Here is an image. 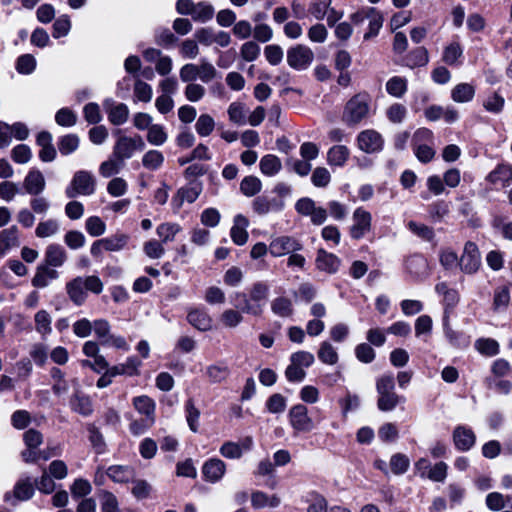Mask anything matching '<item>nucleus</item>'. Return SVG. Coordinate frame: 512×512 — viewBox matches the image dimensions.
I'll list each match as a JSON object with an SVG mask.
<instances>
[{
    "instance_id": "nucleus-1",
    "label": "nucleus",
    "mask_w": 512,
    "mask_h": 512,
    "mask_svg": "<svg viewBox=\"0 0 512 512\" xmlns=\"http://www.w3.org/2000/svg\"><path fill=\"white\" fill-rule=\"evenodd\" d=\"M371 115V96L360 92L352 96L344 105L342 122L347 126H357Z\"/></svg>"
},
{
    "instance_id": "nucleus-2",
    "label": "nucleus",
    "mask_w": 512,
    "mask_h": 512,
    "mask_svg": "<svg viewBox=\"0 0 512 512\" xmlns=\"http://www.w3.org/2000/svg\"><path fill=\"white\" fill-rule=\"evenodd\" d=\"M268 295L269 286L264 282L254 283L249 294L237 293V296L241 297L244 302L242 311L253 316H260L263 313Z\"/></svg>"
},
{
    "instance_id": "nucleus-3",
    "label": "nucleus",
    "mask_w": 512,
    "mask_h": 512,
    "mask_svg": "<svg viewBox=\"0 0 512 512\" xmlns=\"http://www.w3.org/2000/svg\"><path fill=\"white\" fill-rule=\"evenodd\" d=\"M95 189L96 180L93 174L86 170H79L73 175L65 194L68 198H75L78 195L89 196L94 194Z\"/></svg>"
},
{
    "instance_id": "nucleus-4",
    "label": "nucleus",
    "mask_w": 512,
    "mask_h": 512,
    "mask_svg": "<svg viewBox=\"0 0 512 512\" xmlns=\"http://www.w3.org/2000/svg\"><path fill=\"white\" fill-rule=\"evenodd\" d=\"M144 148L145 143L140 135L134 137L121 136L113 147V156L124 163V161L130 159L136 151H142Z\"/></svg>"
},
{
    "instance_id": "nucleus-5",
    "label": "nucleus",
    "mask_w": 512,
    "mask_h": 512,
    "mask_svg": "<svg viewBox=\"0 0 512 512\" xmlns=\"http://www.w3.org/2000/svg\"><path fill=\"white\" fill-rule=\"evenodd\" d=\"M287 63L295 70L303 71L308 69L314 60V53L310 47L297 44L287 50Z\"/></svg>"
},
{
    "instance_id": "nucleus-6",
    "label": "nucleus",
    "mask_w": 512,
    "mask_h": 512,
    "mask_svg": "<svg viewBox=\"0 0 512 512\" xmlns=\"http://www.w3.org/2000/svg\"><path fill=\"white\" fill-rule=\"evenodd\" d=\"M288 418L295 433H308L314 428V422L308 414L307 407L303 404H297L291 407Z\"/></svg>"
},
{
    "instance_id": "nucleus-7",
    "label": "nucleus",
    "mask_w": 512,
    "mask_h": 512,
    "mask_svg": "<svg viewBox=\"0 0 512 512\" xmlns=\"http://www.w3.org/2000/svg\"><path fill=\"white\" fill-rule=\"evenodd\" d=\"M356 144L359 150L367 154H374L382 151L384 147L383 136L374 129H365L358 133Z\"/></svg>"
},
{
    "instance_id": "nucleus-8",
    "label": "nucleus",
    "mask_w": 512,
    "mask_h": 512,
    "mask_svg": "<svg viewBox=\"0 0 512 512\" xmlns=\"http://www.w3.org/2000/svg\"><path fill=\"white\" fill-rule=\"evenodd\" d=\"M352 225L349 234L352 239L359 240L371 231L372 215L363 207H358L352 215Z\"/></svg>"
},
{
    "instance_id": "nucleus-9",
    "label": "nucleus",
    "mask_w": 512,
    "mask_h": 512,
    "mask_svg": "<svg viewBox=\"0 0 512 512\" xmlns=\"http://www.w3.org/2000/svg\"><path fill=\"white\" fill-rule=\"evenodd\" d=\"M295 209L299 214L310 217V221L314 225H322L327 219V210L317 206L315 201L308 197L299 199L295 204Z\"/></svg>"
},
{
    "instance_id": "nucleus-10",
    "label": "nucleus",
    "mask_w": 512,
    "mask_h": 512,
    "mask_svg": "<svg viewBox=\"0 0 512 512\" xmlns=\"http://www.w3.org/2000/svg\"><path fill=\"white\" fill-rule=\"evenodd\" d=\"M481 265V256L478 247L473 242H466L463 253L459 259V267L466 274H474Z\"/></svg>"
},
{
    "instance_id": "nucleus-11",
    "label": "nucleus",
    "mask_w": 512,
    "mask_h": 512,
    "mask_svg": "<svg viewBox=\"0 0 512 512\" xmlns=\"http://www.w3.org/2000/svg\"><path fill=\"white\" fill-rule=\"evenodd\" d=\"M253 445V438L251 436H246L237 442H224L219 449V453L226 459H240L244 453H247L252 449Z\"/></svg>"
},
{
    "instance_id": "nucleus-12",
    "label": "nucleus",
    "mask_w": 512,
    "mask_h": 512,
    "mask_svg": "<svg viewBox=\"0 0 512 512\" xmlns=\"http://www.w3.org/2000/svg\"><path fill=\"white\" fill-rule=\"evenodd\" d=\"M203 190V185L200 181H190L186 186L178 189L176 195L172 198V205L179 209L184 202L193 203L197 200Z\"/></svg>"
},
{
    "instance_id": "nucleus-13",
    "label": "nucleus",
    "mask_w": 512,
    "mask_h": 512,
    "mask_svg": "<svg viewBox=\"0 0 512 512\" xmlns=\"http://www.w3.org/2000/svg\"><path fill=\"white\" fill-rule=\"evenodd\" d=\"M301 249V243L291 236H280L274 238L269 244V251L274 257H281L292 252H297Z\"/></svg>"
},
{
    "instance_id": "nucleus-14",
    "label": "nucleus",
    "mask_w": 512,
    "mask_h": 512,
    "mask_svg": "<svg viewBox=\"0 0 512 512\" xmlns=\"http://www.w3.org/2000/svg\"><path fill=\"white\" fill-rule=\"evenodd\" d=\"M285 207V201L281 198L270 196H258L253 200L252 208L259 215H266L272 212H280Z\"/></svg>"
},
{
    "instance_id": "nucleus-15",
    "label": "nucleus",
    "mask_w": 512,
    "mask_h": 512,
    "mask_svg": "<svg viewBox=\"0 0 512 512\" xmlns=\"http://www.w3.org/2000/svg\"><path fill=\"white\" fill-rule=\"evenodd\" d=\"M452 439L455 448L463 452L469 451L476 443L475 433L471 428L464 425L455 427Z\"/></svg>"
},
{
    "instance_id": "nucleus-16",
    "label": "nucleus",
    "mask_w": 512,
    "mask_h": 512,
    "mask_svg": "<svg viewBox=\"0 0 512 512\" xmlns=\"http://www.w3.org/2000/svg\"><path fill=\"white\" fill-rule=\"evenodd\" d=\"M315 265L322 272L335 274L341 266V260L335 254L321 248L317 251Z\"/></svg>"
},
{
    "instance_id": "nucleus-17",
    "label": "nucleus",
    "mask_w": 512,
    "mask_h": 512,
    "mask_svg": "<svg viewBox=\"0 0 512 512\" xmlns=\"http://www.w3.org/2000/svg\"><path fill=\"white\" fill-rule=\"evenodd\" d=\"M226 472V464L219 458H210L202 467V473L206 481L216 483L222 479Z\"/></svg>"
},
{
    "instance_id": "nucleus-18",
    "label": "nucleus",
    "mask_w": 512,
    "mask_h": 512,
    "mask_svg": "<svg viewBox=\"0 0 512 512\" xmlns=\"http://www.w3.org/2000/svg\"><path fill=\"white\" fill-rule=\"evenodd\" d=\"M23 187L26 193L30 195L41 194L45 187L46 181L41 171L37 169H31L24 178Z\"/></svg>"
},
{
    "instance_id": "nucleus-19",
    "label": "nucleus",
    "mask_w": 512,
    "mask_h": 512,
    "mask_svg": "<svg viewBox=\"0 0 512 512\" xmlns=\"http://www.w3.org/2000/svg\"><path fill=\"white\" fill-rule=\"evenodd\" d=\"M248 226H249V221L244 215L238 214L234 217L233 226L231 227V230H230V236H231L232 241L236 245L242 246L247 242Z\"/></svg>"
},
{
    "instance_id": "nucleus-20",
    "label": "nucleus",
    "mask_w": 512,
    "mask_h": 512,
    "mask_svg": "<svg viewBox=\"0 0 512 512\" xmlns=\"http://www.w3.org/2000/svg\"><path fill=\"white\" fill-rule=\"evenodd\" d=\"M19 230L16 226H11L0 231V258L4 257L12 248L18 247Z\"/></svg>"
},
{
    "instance_id": "nucleus-21",
    "label": "nucleus",
    "mask_w": 512,
    "mask_h": 512,
    "mask_svg": "<svg viewBox=\"0 0 512 512\" xmlns=\"http://www.w3.org/2000/svg\"><path fill=\"white\" fill-rule=\"evenodd\" d=\"M230 375V369L224 362H217L206 366L204 369V376L212 383H222Z\"/></svg>"
},
{
    "instance_id": "nucleus-22",
    "label": "nucleus",
    "mask_w": 512,
    "mask_h": 512,
    "mask_svg": "<svg viewBox=\"0 0 512 512\" xmlns=\"http://www.w3.org/2000/svg\"><path fill=\"white\" fill-rule=\"evenodd\" d=\"M187 321L200 331H209L213 320L205 309H193L187 315Z\"/></svg>"
},
{
    "instance_id": "nucleus-23",
    "label": "nucleus",
    "mask_w": 512,
    "mask_h": 512,
    "mask_svg": "<svg viewBox=\"0 0 512 512\" xmlns=\"http://www.w3.org/2000/svg\"><path fill=\"white\" fill-rule=\"evenodd\" d=\"M67 260L65 249L59 244H50L45 250V265L48 267H61Z\"/></svg>"
},
{
    "instance_id": "nucleus-24",
    "label": "nucleus",
    "mask_w": 512,
    "mask_h": 512,
    "mask_svg": "<svg viewBox=\"0 0 512 512\" xmlns=\"http://www.w3.org/2000/svg\"><path fill=\"white\" fill-rule=\"evenodd\" d=\"M58 276L59 274L56 270L46 265H40L36 268V272L31 283L35 288H45L51 283V281L57 279Z\"/></svg>"
},
{
    "instance_id": "nucleus-25",
    "label": "nucleus",
    "mask_w": 512,
    "mask_h": 512,
    "mask_svg": "<svg viewBox=\"0 0 512 512\" xmlns=\"http://www.w3.org/2000/svg\"><path fill=\"white\" fill-rule=\"evenodd\" d=\"M350 157V150L345 145H334L327 151V163L332 167H343Z\"/></svg>"
},
{
    "instance_id": "nucleus-26",
    "label": "nucleus",
    "mask_w": 512,
    "mask_h": 512,
    "mask_svg": "<svg viewBox=\"0 0 512 512\" xmlns=\"http://www.w3.org/2000/svg\"><path fill=\"white\" fill-rule=\"evenodd\" d=\"M488 181L495 185L506 187L512 181V166L508 164L498 165L487 177Z\"/></svg>"
},
{
    "instance_id": "nucleus-27",
    "label": "nucleus",
    "mask_w": 512,
    "mask_h": 512,
    "mask_svg": "<svg viewBox=\"0 0 512 512\" xmlns=\"http://www.w3.org/2000/svg\"><path fill=\"white\" fill-rule=\"evenodd\" d=\"M463 47L457 41H453L444 47L442 60L450 66L462 64Z\"/></svg>"
},
{
    "instance_id": "nucleus-28",
    "label": "nucleus",
    "mask_w": 512,
    "mask_h": 512,
    "mask_svg": "<svg viewBox=\"0 0 512 512\" xmlns=\"http://www.w3.org/2000/svg\"><path fill=\"white\" fill-rule=\"evenodd\" d=\"M271 311L282 318L291 317L294 313L292 300L285 296H279L272 300Z\"/></svg>"
},
{
    "instance_id": "nucleus-29",
    "label": "nucleus",
    "mask_w": 512,
    "mask_h": 512,
    "mask_svg": "<svg viewBox=\"0 0 512 512\" xmlns=\"http://www.w3.org/2000/svg\"><path fill=\"white\" fill-rule=\"evenodd\" d=\"M133 406L140 414L145 416L144 419L155 420L156 404L150 397L146 395L135 397L133 399Z\"/></svg>"
},
{
    "instance_id": "nucleus-30",
    "label": "nucleus",
    "mask_w": 512,
    "mask_h": 512,
    "mask_svg": "<svg viewBox=\"0 0 512 512\" xmlns=\"http://www.w3.org/2000/svg\"><path fill=\"white\" fill-rule=\"evenodd\" d=\"M84 282L82 277H77L67 283L66 290L69 298L76 304L81 305L85 301L86 293L84 292Z\"/></svg>"
},
{
    "instance_id": "nucleus-31",
    "label": "nucleus",
    "mask_w": 512,
    "mask_h": 512,
    "mask_svg": "<svg viewBox=\"0 0 512 512\" xmlns=\"http://www.w3.org/2000/svg\"><path fill=\"white\" fill-rule=\"evenodd\" d=\"M475 88L469 83L457 84L451 91V98L456 103H467L473 100Z\"/></svg>"
},
{
    "instance_id": "nucleus-32",
    "label": "nucleus",
    "mask_w": 512,
    "mask_h": 512,
    "mask_svg": "<svg viewBox=\"0 0 512 512\" xmlns=\"http://www.w3.org/2000/svg\"><path fill=\"white\" fill-rule=\"evenodd\" d=\"M317 356L322 363L327 365H335L339 360L337 349L328 341L320 343Z\"/></svg>"
},
{
    "instance_id": "nucleus-33",
    "label": "nucleus",
    "mask_w": 512,
    "mask_h": 512,
    "mask_svg": "<svg viewBox=\"0 0 512 512\" xmlns=\"http://www.w3.org/2000/svg\"><path fill=\"white\" fill-rule=\"evenodd\" d=\"M251 502L254 508L261 509L265 507H277L280 504V498L277 495H271L256 491L251 496Z\"/></svg>"
},
{
    "instance_id": "nucleus-34",
    "label": "nucleus",
    "mask_w": 512,
    "mask_h": 512,
    "mask_svg": "<svg viewBox=\"0 0 512 512\" xmlns=\"http://www.w3.org/2000/svg\"><path fill=\"white\" fill-rule=\"evenodd\" d=\"M35 330L42 336L49 335L52 331V317L48 311L41 309L34 316Z\"/></svg>"
},
{
    "instance_id": "nucleus-35",
    "label": "nucleus",
    "mask_w": 512,
    "mask_h": 512,
    "mask_svg": "<svg viewBox=\"0 0 512 512\" xmlns=\"http://www.w3.org/2000/svg\"><path fill=\"white\" fill-rule=\"evenodd\" d=\"M107 475L114 482L125 483L134 477V472L128 466L113 465L108 468Z\"/></svg>"
},
{
    "instance_id": "nucleus-36",
    "label": "nucleus",
    "mask_w": 512,
    "mask_h": 512,
    "mask_svg": "<svg viewBox=\"0 0 512 512\" xmlns=\"http://www.w3.org/2000/svg\"><path fill=\"white\" fill-rule=\"evenodd\" d=\"M215 9L208 2H198L192 11V19L196 22L206 23L214 16Z\"/></svg>"
},
{
    "instance_id": "nucleus-37",
    "label": "nucleus",
    "mask_w": 512,
    "mask_h": 512,
    "mask_svg": "<svg viewBox=\"0 0 512 512\" xmlns=\"http://www.w3.org/2000/svg\"><path fill=\"white\" fill-rule=\"evenodd\" d=\"M243 313V311L228 308L221 313L219 321L225 328H236L243 322Z\"/></svg>"
},
{
    "instance_id": "nucleus-38",
    "label": "nucleus",
    "mask_w": 512,
    "mask_h": 512,
    "mask_svg": "<svg viewBox=\"0 0 512 512\" xmlns=\"http://www.w3.org/2000/svg\"><path fill=\"white\" fill-rule=\"evenodd\" d=\"M386 91L395 98H402L407 92V79L394 76L386 82Z\"/></svg>"
},
{
    "instance_id": "nucleus-39",
    "label": "nucleus",
    "mask_w": 512,
    "mask_h": 512,
    "mask_svg": "<svg viewBox=\"0 0 512 512\" xmlns=\"http://www.w3.org/2000/svg\"><path fill=\"white\" fill-rule=\"evenodd\" d=\"M259 166L261 172L266 176H274L282 168L280 159L272 154L263 156L260 160Z\"/></svg>"
},
{
    "instance_id": "nucleus-40",
    "label": "nucleus",
    "mask_w": 512,
    "mask_h": 512,
    "mask_svg": "<svg viewBox=\"0 0 512 512\" xmlns=\"http://www.w3.org/2000/svg\"><path fill=\"white\" fill-rule=\"evenodd\" d=\"M60 230V224L56 219H47L40 221L35 229V235L38 238H48L55 236Z\"/></svg>"
},
{
    "instance_id": "nucleus-41",
    "label": "nucleus",
    "mask_w": 512,
    "mask_h": 512,
    "mask_svg": "<svg viewBox=\"0 0 512 512\" xmlns=\"http://www.w3.org/2000/svg\"><path fill=\"white\" fill-rule=\"evenodd\" d=\"M129 240V236L124 233H117L110 237L101 239L104 250L106 251H120L125 248Z\"/></svg>"
},
{
    "instance_id": "nucleus-42",
    "label": "nucleus",
    "mask_w": 512,
    "mask_h": 512,
    "mask_svg": "<svg viewBox=\"0 0 512 512\" xmlns=\"http://www.w3.org/2000/svg\"><path fill=\"white\" fill-rule=\"evenodd\" d=\"M147 141L154 146H162L168 139V134L163 125L153 124L146 135Z\"/></svg>"
},
{
    "instance_id": "nucleus-43",
    "label": "nucleus",
    "mask_w": 512,
    "mask_h": 512,
    "mask_svg": "<svg viewBox=\"0 0 512 512\" xmlns=\"http://www.w3.org/2000/svg\"><path fill=\"white\" fill-rule=\"evenodd\" d=\"M181 229V226L177 223L166 222L160 224L157 227L156 233L161 239L162 243H167L173 241L175 239V236L177 235V233L181 231Z\"/></svg>"
},
{
    "instance_id": "nucleus-44",
    "label": "nucleus",
    "mask_w": 512,
    "mask_h": 512,
    "mask_svg": "<svg viewBox=\"0 0 512 512\" xmlns=\"http://www.w3.org/2000/svg\"><path fill=\"white\" fill-rule=\"evenodd\" d=\"M71 407L75 412L83 416H89L93 412L92 401L85 395H74L71 399Z\"/></svg>"
},
{
    "instance_id": "nucleus-45",
    "label": "nucleus",
    "mask_w": 512,
    "mask_h": 512,
    "mask_svg": "<svg viewBox=\"0 0 512 512\" xmlns=\"http://www.w3.org/2000/svg\"><path fill=\"white\" fill-rule=\"evenodd\" d=\"M262 189V182L256 176H246L240 183V191L247 197L258 194Z\"/></svg>"
},
{
    "instance_id": "nucleus-46",
    "label": "nucleus",
    "mask_w": 512,
    "mask_h": 512,
    "mask_svg": "<svg viewBox=\"0 0 512 512\" xmlns=\"http://www.w3.org/2000/svg\"><path fill=\"white\" fill-rule=\"evenodd\" d=\"M370 13L372 14L368 19V31L363 36L364 40L376 37L383 25V16L376 8L374 11H370Z\"/></svg>"
},
{
    "instance_id": "nucleus-47",
    "label": "nucleus",
    "mask_w": 512,
    "mask_h": 512,
    "mask_svg": "<svg viewBox=\"0 0 512 512\" xmlns=\"http://www.w3.org/2000/svg\"><path fill=\"white\" fill-rule=\"evenodd\" d=\"M80 139L76 134H67L58 141V149L62 155H70L79 147Z\"/></svg>"
},
{
    "instance_id": "nucleus-48",
    "label": "nucleus",
    "mask_w": 512,
    "mask_h": 512,
    "mask_svg": "<svg viewBox=\"0 0 512 512\" xmlns=\"http://www.w3.org/2000/svg\"><path fill=\"white\" fill-rule=\"evenodd\" d=\"M402 397L398 396L394 391L378 395L377 407L379 410L388 412L396 408L401 402Z\"/></svg>"
},
{
    "instance_id": "nucleus-49",
    "label": "nucleus",
    "mask_w": 512,
    "mask_h": 512,
    "mask_svg": "<svg viewBox=\"0 0 512 512\" xmlns=\"http://www.w3.org/2000/svg\"><path fill=\"white\" fill-rule=\"evenodd\" d=\"M129 116V109L126 104L118 103L110 108L108 111V118L114 125L124 124Z\"/></svg>"
},
{
    "instance_id": "nucleus-50",
    "label": "nucleus",
    "mask_w": 512,
    "mask_h": 512,
    "mask_svg": "<svg viewBox=\"0 0 512 512\" xmlns=\"http://www.w3.org/2000/svg\"><path fill=\"white\" fill-rule=\"evenodd\" d=\"M164 162V156L162 152L158 150H149L142 157V165L148 170L159 169Z\"/></svg>"
},
{
    "instance_id": "nucleus-51",
    "label": "nucleus",
    "mask_w": 512,
    "mask_h": 512,
    "mask_svg": "<svg viewBox=\"0 0 512 512\" xmlns=\"http://www.w3.org/2000/svg\"><path fill=\"white\" fill-rule=\"evenodd\" d=\"M124 163L120 161L118 158L112 155L111 158L102 162L99 166V173L104 178L111 177L115 174H118L122 169Z\"/></svg>"
},
{
    "instance_id": "nucleus-52",
    "label": "nucleus",
    "mask_w": 512,
    "mask_h": 512,
    "mask_svg": "<svg viewBox=\"0 0 512 512\" xmlns=\"http://www.w3.org/2000/svg\"><path fill=\"white\" fill-rule=\"evenodd\" d=\"M476 350L486 356H495L499 353V343L492 338H480L475 342Z\"/></svg>"
},
{
    "instance_id": "nucleus-53",
    "label": "nucleus",
    "mask_w": 512,
    "mask_h": 512,
    "mask_svg": "<svg viewBox=\"0 0 512 512\" xmlns=\"http://www.w3.org/2000/svg\"><path fill=\"white\" fill-rule=\"evenodd\" d=\"M34 488L31 481L27 478L16 483L13 496L15 499L24 501L33 496Z\"/></svg>"
},
{
    "instance_id": "nucleus-54",
    "label": "nucleus",
    "mask_w": 512,
    "mask_h": 512,
    "mask_svg": "<svg viewBox=\"0 0 512 512\" xmlns=\"http://www.w3.org/2000/svg\"><path fill=\"white\" fill-rule=\"evenodd\" d=\"M214 127L215 121L208 114H201L195 124L196 132L202 137L209 136L213 132Z\"/></svg>"
},
{
    "instance_id": "nucleus-55",
    "label": "nucleus",
    "mask_w": 512,
    "mask_h": 512,
    "mask_svg": "<svg viewBox=\"0 0 512 512\" xmlns=\"http://www.w3.org/2000/svg\"><path fill=\"white\" fill-rule=\"evenodd\" d=\"M388 120L394 124H400L407 116V108L400 103L390 105L386 110Z\"/></svg>"
},
{
    "instance_id": "nucleus-56",
    "label": "nucleus",
    "mask_w": 512,
    "mask_h": 512,
    "mask_svg": "<svg viewBox=\"0 0 512 512\" xmlns=\"http://www.w3.org/2000/svg\"><path fill=\"white\" fill-rule=\"evenodd\" d=\"M153 95L152 87L142 80H136L134 84V96L137 101L148 103Z\"/></svg>"
},
{
    "instance_id": "nucleus-57",
    "label": "nucleus",
    "mask_w": 512,
    "mask_h": 512,
    "mask_svg": "<svg viewBox=\"0 0 512 512\" xmlns=\"http://www.w3.org/2000/svg\"><path fill=\"white\" fill-rule=\"evenodd\" d=\"M218 75L216 68L206 59H202L198 65V79L204 83H209Z\"/></svg>"
},
{
    "instance_id": "nucleus-58",
    "label": "nucleus",
    "mask_w": 512,
    "mask_h": 512,
    "mask_svg": "<svg viewBox=\"0 0 512 512\" xmlns=\"http://www.w3.org/2000/svg\"><path fill=\"white\" fill-rule=\"evenodd\" d=\"M331 174L325 167H316L311 175V182L315 187L324 188L329 185Z\"/></svg>"
},
{
    "instance_id": "nucleus-59",
    "label": "nucleus",
    "mask_w": 512,
    "mask_h": 512,
    "mask_svg": "<svg viewBox=\"0 0 512 512\" xmlns=\"http://www.w3.org/2000/svg\"><path fill=\"white\" fill-rule=\"evenodd\" d=\"M439 260L441 265L447 270H451L459 266L458 255L454 250L450 248H443L440 250Z\"/></svg>"
},
{
    "instance_id": "nucleus-60",
    "label": "nucleus",
    "mask_w": 512,
    "mask_h": 512,
    "mask_svg": "<svg viewBox=\"0 0 512 512\" xmlns=\"http://www.w3.org/2000/svg\"><path fill=\"white\" fill-rule=\"evenodd\" d=\"M410 466L409 458L401 453L394 454L390 459V467L394 474L405 473Z\"/></svg>"
},
{
    "instance_id": "nucleus-61",
    "label": "nucleus",
    "mask_w": 512,
    "mask_h": 512,
    "mask_svg": "<svg viewBox=\"0 0 512 512\" xmlns=\"http://www.w3.org/2000/svg\"><path fill=\"white\" fill-rule=\"evenodd\" d=\"M314 361V355L311 352L304 350L292 353L290 356V362L299 366L303 370H305V368H309L314 363Z\"/></svg>"
},
{
    "instance_id": "nucleus-62",
    "label": "nucleus",
    "mask_w": 512,
    "mask_h": 512,
    "mask_svg": "<svg viewBox=\"0 0 512 512\" xmlns=\"http://www.w3.org/2000/svg\"><path fill=\"white\" fill-rule=\"evenodd\" d=\"M86 231L93 237L101 236L105 233L106 225L98 216H91L85 222Z\"/></svg>"
},
{
    "instance_id": "nucleus-63",
    "label": "nucleus",
    "mask_w": 512,
    "mask_h": 512,
    "mask_svg": "<svg viewBox=\"0 0 512 512\" xmlns=\"http://www.w3.org/2000/svg\"><path fill=\"white\" fill-rule=\"evenodd\" d=\"M260 51L261 48L256 42L247 41L241 46L240 55L245 61L252 62L259 57Z\"/></svg>"
},
{
    "instance_id": "nucleus-64",
    "label": "nucleus",
    "mask_w": 512,
    "mask_h": 512,
    "mask_svg": "<svg viewBox=\"0 0 512 512\" xmlns=\"http://www.w3.org/2000/svg\"><path fill=\"white\" fill-rule=\"evenodd\" d=\"M100 501L102 512H119V503L113 493L109 491H103L100 494Z\"/></svg>"
}]
</instances>
